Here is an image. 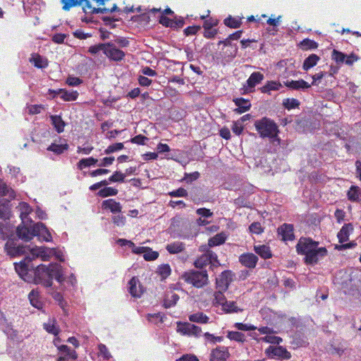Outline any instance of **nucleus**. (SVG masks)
I'll return each instance as SVG.
<instances>
[{
  "mask_svg": "<svg viewBox=\"0 0 361 361\" xmlns=\"http://www.w3.org/2000/svg\"><path fill=\"white\" fill-rule=\"evenodd\" d=\"M9 173L14 176L18 181L23 182L25 177L20 173V168L16 166H8Z\"/></svg>",
  "mask_w": 361,
  "mask_h": 361,
  "instance_id": "48",
  "label": "nucleus"
},
{
  "mask_svg": "<svg viewBox=\"0 0 361 361\" xmlns=\"http://www.w3.org/2000/svg\"><path fill=\"white\" fill-rule=\"evenodd\" d=\"M222 310L226 313L238 312L242 311L241 309L237 307L235 302L228 300L224 305H223Z\"/></svg>",
  "mask_w": 361,
  "mask_h": 361,
  "instance_id": "37",
  "label": "nucleus"
},
{
  "mask_svg": "<svg viewBox=\"0 0 361 361\" xmlns=\"http://www.w3.org/2000/svg\"><path fill=\"white\" fill-rule=\"evenodd\" d=\"M255 127L261 137H269L273 139V142H277L279 145L281 144V139L278 137L279 127L271 119L264 117L262 119L257 120L255 123Z\"/></svg>",
  "mask_w": 361,
  "mask_h": 361,
  "instance_id": "5",
  "label": "nucleus"
},
{
  "mask_svg": "<svg viewBox=\"0 0 361 361\" xmlns=\"http://www.w3.org/2000/svg\"><path fill=\"white\" fill-rule=\"evenodd\" d=\"M345 54L336 49H334L332 52V59L337 63H343L345 61Z\"/></svg>",
  "mask_w": 361,
  "mask_h": 361,
  "instance_id": "62",
  "label": "nucleus"
},
{
  "mask_svg": "<svg viewBox=\"0 0 361 361\" xmlns=\"http://www.w3.org/2000/svg\"><path fill=\"white\" fill-rule=\"evenodd\" d=\"M235 104L238 106L235 109V111L238 114H243L248 111L251 106L249 100H246L243 98H237L234 99Z\"/></svg>",
  "mask_w": 361,
  "mask_h": 361,
  "instance_id": "23",
  "label": "nucleus"
},
{
  "mask_svg": "<svg viewBox=\"0 0 361 361\" xmlns=\"http://www.w3.org/2000/svg\"><path fill=\"white\" fill-rule=\"evenodd\" d=\"M123 148V144L121 142H117L113 145H109L105 150L104 153L106 154H109L116 151H119Z\"/></svg>",
  "mask_w": 361,
  "mask_h": 361,
  "instance_id": "57",
  "label": "nucleus"
},
{
  "mask_svg": "<svg viewBox=\"0 0 361 361\" xmlns=\"http://www.w3.org/2000/svg\"><path fill=\"white\" fill-rule=\"evenodd\" d=\"M51 124L54 126L56 131L58 133H61L64 130V127L66 126V123L61 118V116L59 115H51L49 116Z\"/></svg>",
  "mask_w": 361,
  "mask_h": 361,
  "instance_id": "22",
  "label": "nucleus"
},
{
  "mask_svg": "<svg viewBox=\"0 0 361 361\" xmlns=\"http://www.w3.org/2000/svg\"><path fill=\"white\" fill-rule=\"evenodd\" d=\"M12 197L13 195V190L8 187L6 184L0 179V195H7Z\"/></svg>",
  "mask_w": 361,
  "mask_h": 361,
  "instance_id": "50",
  "label": "nucleus"
},
{
  "mask_svg": "<svg viewBox=\"0 0 361 361\" xmlns=\"http://www.w3.org/2000/svg\"><path fill=\"white\" fill-rule=\"evenodd\" d=\"M254 250L263 259H269L271 257L269 247L265 245H255Z\"/></svg>",
  "mask_w": 361,
  "mask_h": 361,
  "instance_id": "33",
  "label": "nucleus"
},
{
  "mask_svg": "<svg viewBox=\"0 0 361 361\" xmlns=\"http://www.w3.org/2000/svg\"><path fill=\"white\" fill-rule=\"evenodd\" d=\"M33 248L34 247L31 248L30 246L21 245L18 239L16 238H8L5 244V250L7 255L11 257H20L23 255H28V254H30V250Z\"/></svg>",
  "mask_w": 361,
  "mask_h": 361,
  "instance_id": "7",
  "label": "nucleus"
},
{
  "mask_svg": "<svg viewBox=\"0 0 361 361\" xmlns=\"http://www.w3.org/2000/svg\"><path fill=\"white\" fill-rule=\"evenodd\" d=\"M293 226L292 224H283L279 229V233L281 235L283 240H293L294 239Z\"/></svg>",
  "mask_w": 361,
  "mask_h": 361,
  "instance_id": "16",
  "label": "nucleus"
},
{
  "mask_svg": "<svg viewBox=\"0 0 361 361\" xmlns=\"http://www.w3.org/2000/svg\"><path fill=\"white\" fill-rule=\"evenodd\" d=\"M207 245L201 246V251H205V253L202 255L199 258L195 261V266L197 268L202 269L204 266L211 264L212 266H216L219 264L217 255L212 250H207Z\"/></svg>",
  "mask_w": 361,
  "mask_h": 361,
  "instance_id": "8",
  "label": "nucleus"
},
{
  "mask_svg": "<svg viewBox=\"0 0 361 361\" xmlns=\"http://www.w3.org/2000/svg\"><path fill=\"white\" fill-rule=\"evenodd\" d=\"M229 357V353L226 347L219 346L212 350L210 354V361H226Z\"/></svg>",
  "mask_w": 361,
  "mask_h": 361,
  "instance_id": "14",
  "label": "nucleus"
},
{
  "mask_svg": "<svg viewBox=\"0 0 361 361\" xmlns=\"http://www.w3.org/2000/svg\"><path fill=\"white\" fill-rule=\"evenodd\" d=\"M44 329L49 334L57 336L59 332V329L56 325L54 319H49L48 322L44 324Z\"/></svg>",
  "mask_w": 361,
  "mask_h": 361,
  "instance_id": "36",
  "label": "nucleus"
},
{
  "mask_svg": "<svg viewBox=\"0 0 361 361\" xmlns=\"http://www.w3.org/2000/svg\"><path fill=\"white\" fill-rule=\"evenodd\" d=\"M30 62L32 63L38 68H44L48 66L47 61L43 59L39 54H32L30 59Z\"/></svg>",
  "mask_w": 361,
  "mask_h": 361,
  "instance_id": "35",
  "label": "nucleus"
},
{
  "mask_svg": "<svg viewBox=\"0 0 361 361\" xmlns=\"http://www.w3.org/2000/svg\"><path fill=\"white\" fill-rule=\"evenodd\" d=\"M257 261L258 257L253 253H244L239 257V262L250 269L255 268Z\"/></svg>",
  "mask_w": 361,
  "mask_h": 361,
  "instance_id": "15",
  "label": "nucleus"
},
{
  "mask_svg": "<svg viewBox=\"0 0 361 361\" xmlns=\"http://www.w3.org/2000/svg\"><path fill=\"white\" fill-rule=\"evenodd\" d=\"M157 272L163 279H165L171 274V269L168 264H164L158 267Z\"/></svg>",
  "mask_w": 361,
  "mask_h": 361,
  "instance_id": "40",
  "label": "nucleus"
},
{
  "mask_svg": "<svg viewBox=\"0 0 361 361\" xmlns=\"http://www.w3.org/2000/svg\"><path fill=\"white\" fill-rule=\"evenodd\" d=\"M283 105L284 107L288 110L295 109L299 106L300 102L296 99H285L283 101Z\"/></svg>",
  "mask_w": 361,
  "mask_h": 361,
  "instance_id": "45",
  "label": "nucleus"
},
{
  "mask_svg": "<svg viewBox=\"0 0 361 361\" xmlns=\"http://www.w3.org/2000/svg\"><path fill=\"white\" fill-rule=\"evenodd\" d=\"M223 291L224 290L220 289L219 290L216 291L214 293V298L213 300V303L214 305H221L222 307L223 305H224L226 303V302L227 301L225 295L223 293Z\"/></svg>",
  "mask_w": 361,
  "mask_h": 361,
  "instance_id": "38",
  "label": "nucleus"
},
{
  "mask_svg": "<svg viewBox=\"0 0 361 361\" xmlns=\"http://www.w3.org/2000/svg\"><path fill=\"white\" fill-rule=\"evenodd\" d=\"M126 174L121 171H115L112 176L109 178V181L123 183L125 181Z\"/></svg>",
  "mask_w": 361,
  "mask_h": 361,
  "instance_id": "53",
  "label": "nucleus"
},
{
  "mask_svg": "<svg viewBox=\"0 0 361 361\" xmlns=\"http://www.w3.org/2000/svg\"><path fill=\"white\" fill-rule=\"evenodd\" d=\"M282 85L276 81H268L266 85L261 87V92L263 93L271 94V91H277L281 89Z\"/></svg>",
  "mask_w": 361,
  "mask_h": 361,
  "instance_id": "31",
  "label": "nucleus"
},
{
  "mask_svg": "<svg viewBox=\"0 0 361 361\" xmlns=\"http://www.w3.org/2000/svg\"><path fill=\"white\" fill-rule=\"evenodd\" d=\"M261 340L264 342L272 344H279L282 342L281 338L276 336H271L270 334L261 338Z\"/></svg>",
  "mask_w": 361,
  "mask_h": 361,
  "instance_id": "54",
  "label": "nucleus"
},
{
  "mask_svg": "<svg viewBox=\"0 0 361 361\" xmlns=\"http://www.w3.org/2000/svg\"><path fill=\"white\" fill-rule=\"evenodd\" d=\"M265 353L270 358L277 357L279 359L289 360L291 354L283 346H269L266 349Z\"/></svg>",
  "mask_w": 361,
  "mask_h": 361,
  "instance_id": "12",
  "label": "nucleus"
},
{
  "mask_svg": "<svg viewBox=\"0 0 361 361\" xmlns=\"http://www.w3.org/2000/svg\"><path fill=\"white\" fill-rule=\"evenodd\" d=\"M104 54L111 61H121L123 59L126 54L123 51L118 49L113 42L106 43Z\"/></svg>",
  "mask_w": 361,
  "mask_h": 361,
  "instance_id": "10",
  "label": "nucleus"
},
{
  "mask_svg": "<svg viewBox=\"0 0 361 361\" xmlns=\"http://www.w3.org/2000/svg\"><path fill=\"white\" fill-rule=\"evenodd\" d=\"M102 207L105 209H109L112 213H119L121 212L120 203L112 199L103 201Z\"/></svg>",
  "mask_w": 361,
  "mask_h": 361,
  "instance_id": "24",
  "label": "nucleus"
},
{
  "mask_svg": "<svg viewBox=\"0 0 361 361\" xmlns=\"http://www.w3.org/2000/svg\"><path fill=\"white\" fill-rule=\"evenodd\" d=\"M185 248V243L180 241H175L173 243L167 244L166 246V250L170 254H178L183 252Z\"/></svg>",
  "mask_w": 361,
  "mask_h": 361,
  "instance_id": "25",
  "label": "nucleus"
},
{
  "mask_svg": "<svg viewBox=\"0 0 361 361\" xmlns=\"http://www.w3.org/2000/svg\"><path fill=\"white\" fill-rule=\"evenodd\" d=\"M177 331L184 336L200 337L202 329L189 322H177Z\"/></svg>",
  "mask_w": 361,
  "mask_h": 361,
  "instance_id": "9",
  "label": "nucleus"
},
{
  "mask_svg": "<svg viewBox=\"0 0 361 361\" xmlns=\"http://www.w3.org/2000/svg\"><path fill=\"white\" fill-rule=\"evenodd\" d=\"M59 94H60V97L66 102H72L75 101L78 97V92L77 91L71 90L68 91L63 89H60L58 91Z\"/></svg>",
  "mask_w": 361,
  "mask_h": 361,
  "instance_id": "27",
  "label": "nucleus"
},
{
  "mask_svg": "<svg viewBox=\"0 0 361 361\" xmlns=\"http://www.w3.org/2000/svg\"><path fill=\"white\" fill-rule=\"evenodd\" d=\"M319 56L317 54H312L307 58H306L302 64V68L305 71H308L312 68L314 66L317 65V62L319 60Z\"/></svg>",
  "mask_w": 361,
  "mask_h": 361,
  "instance_id": "32",
  "label": "nucleus"
},
{
  "mask_svg": "<svg viewBox=\"0 0 361 361\" xmlns=\"http://www.w3.org/2000/svg\"><path fill=\"white\" fill-rule=\"evenodd\" d=\"M295 247L298 255H305L304 262L308 265L317 264L327 255L326 247H319V242L310 238H300Z\"/></svg>",
  "mask_w": 361,
  "mask_h": 361,
  "instance_id": "1",
  "label": "nucleus"
},
{
  "mask_svg": "<svg viewBox=\"0 0 361 361\" xmlns=\"http://www.w3.org/2000/svg\"><path fill=\"white\" fill-rule=\"evenodd\" d=\"M232 130L237 135H240L242 133L243 130V126H242L240 121H236L233 122L232 126Z\"/></svg>",
  "mask_w": 361,
  "mask_h": 361,
  "instance_id": "64",
  "label": "nucleus"
},
{
  "mask_svg": "<svg viewBox=\"0 0 361 361\" xmlns=\"http://www.w3.org/2000/svg\"><path fill=\"white\" fill-rule=\"evenodd\" d=\"M284 85L287 87L295 90H305L311 87V85L302 79L298 80H287L284 82Z\"/></svg>",
  "mask_w": 361,
  "mask_h": 361,
  "instance_id": "18",
  "label": "nucleus"
},
{
  "mask_svg": "<svg viewBox=\"0 0 361 361\" xmlns=\"http://www.w3.org/2000/svg\"><path fill=\"white\" fill-rule=\"evenodd\" d=\"M117 193H118V190L117 189L113 188H111V187H105L104 188L101 189L98 192L97 195L99 197H109V196L116 195Z\"/></svg>",
  "mask_w": 361,
  "mask_h": 361,
  "instance_id": "42",
  "label": "nucleus"
},
{
  "mask_svg": "<svg viewBox=\"0 0 361 361\" xmlns=\"http://www.w3.org/2000/svg\"><path fill=\"white\" fill-rule=\"evenodd\" d=\"M28 298L30 300V304L35 307V308L40 310L43 307L42 302L39 300V292L32 290L28 295Z\"/></svg>",
  "mask_w": 361,
  "mask_h": 361,
  "instance_id": "29",
  "label": "nucleus"
},
{
  "mask_svg": "<svg viewBox=\"0 0 361 361\" xmlns=\"http://www.w3.org/2000/svg\"><path fill=\"white\" fill-rule=\"evenodd\" d=\"M37 257H40L42 261H48L49 254L48 250L44 247H35L30 250V254L26 255L21 262L14 263V267L18 274L25 281H29L30 278L28 276V272L35 269L34 264L31 262Z\"/></svg>",
  "mask_w": 361,
  "mask_h": 361,
  "instance_id": "3",
  "label": "nucleus"
},
{
  "mask_svg": "<svg viewBox=\"0 0 361 361\" xmlns=\"http://www.w3.org/2000/svg\"><path fill=\"white\" fill-rule=\"evenodd\" d=\"M353 231V226L352 224H345L343 226L340 231L338 233L337 237L339 243H343L348 240L350 233Z\"/></svg>",
  "mask_w": 361,
  "mask_h": 361,
  "instance_id": "20",
  "label": "nucleus"
},
{
  "mask_svg": "<svg viewBox=\"0 0 361 361\" xmlns=\"http://www.w3.org/2000/svg\"><path fill=\"white\" fill-rule=\"evenodd\" d=\"M17 209L20 212V216L23 224H25L27 222H32V220L28 216L32 209L27 203L24 202H20Z\"/></svg>",
  "mask_w": 361,
  "mask_h": 361,
  "instance_id": "19",
  "label": "nucleus"
},
{
  "mask_svg": "<svg viewBox=\"0 0 361 361\" xmlns=\"http://www.w3.org/2000/svg\"><path fill=\"white\" fill-rule=\"evenodd\" d=\"M106 43H101L89 47L88 52L92 55L97 54L99 51H103L104 53Z\"/></svg>",
  "mask_w": 361,
  "mask_h": 361,
  "instance_id": "59",
  "label": "nucleus"
},
{
  "mask_svg": "<svg viewBox=\"0 0 361 361\" xmlns=\"http://www.w3.org/2000/svg\"><path fill=\"white\" fill-rule=\"evenodd\" d=\"M98 162V160L97 159H94L93 157H89L86 159H82L78 163V168L79 169H82L83 168L88 167L90 166H94Z\"/></svg>",
  "mask_w": 361,
  "mask_h": 361,
  "instance_id": "39",
  "label": "nucleus"
},
{
  "mask_svg": "<svg viewBox=\"0 0 361 361\" xmlns=\"http://www.w3.org/2000/svg\"><path fill=\"white\" fill-rule=\"evenodd\" d=\"M227 337L232 341L242 342L243 343L245 341V335L239 331H228Z\"/></svg>",
  "mask_w": 361,
  "mask_h": 361,
  "instance_id": "44",
  "label": "nucleus"
},
{
  "mask_svg": "<svg viewBox=\"0 0 361 361\" xmlns=\"http://www.w3.org/2000/svg\"><path fill=\"white\" fill-rule=\"evenodd\" d=\"M182 279L197 288H202L208 283L207 272L202 270L185 272L182 275Z\"/></svg>",
  "mask_w": 361,
  "mask_h": 361,
  "instance_id": "6",
  "label": "nucleus"
},
{
  "mask_svg": "<svg viewBox=\"0 0 361 361\" xmlns=\"http://www.w3.org/2000/svg\"><path fill=\"white\" fill-rule=\"evenodd\" d=\"M169 195L173 197H185L188 196V192L183 188L169 192Z\"/></svg>",
  "mask_w": 361,
  "mask_h": 361,
  "instance_id": "58",
  "label": "nucleus"
},
{
  "mask_svg": "<svg viewBox=\"0 0 361 361\" xmlns=\"http://www.w3.org/2000/svg\"><path fill=\"white\" fill-rule=\"evenodd\" d=\"M178 300L179 296L176 293H173L170 298H167L164 300V307L166 308H170L174 306L177 303Z\"/></svg>",
  "mask_w": 361,
  "mask_h": 361,
  "instance_id": "49",
  "label": "nucleus"
},
{
  "mask_svg": "<svg viewBox=\"0 0 361 361\" xmlns=\"http://www.w3.org/2000/svg\"><path fill=\"white\" fill-rule=\"evenodd\" d=\"M50 293L51 294L53 298L58 302L59 305L62 309H64L66 305V302L63 300L61 293L55 290Z\"/></svg>",
  "mask_w": 361,
  "mask_h": 361,
  "instance_id": "52",
  "label": "nucleus"
},
{
  "mask_svg": "<svg viewBox=\"0 0 361 361\" xmlns=\"http://www.w3.org/2000/svg\"><path fill=\"white\" fill-rule=\"evenodd\" d=\"M58 349L62 353L61 356H66L69 360L74 361L78 357L75 350L71 349L68 345H59L58 346Z\"/></svg>",
  "mask_w": 361,
  "mask_h": 361,
  "instance_id": "28",
  "label": "nucleus"
},
{
  "mask_svg": "<svg viewBox=\"0 0 361 361\" xmlns=\"http://www.w3.org/2000/svg\"><path fill=\"white\" fill-rule=\"evenodd\" d=\"M2 197H6L4 198V202L3 203H0V219H5L9 214V202L10 200L13 199L15 196V193L13 192V195L12 197H9L8 195H1Z\"/></svg>",
  "mask_w": 361,
  "mask_h": 361,
  "instance_id": "26",
  "label": "nucleus"
},
{
  "mask_svg": "<svg viewBox=\"0 0 361 361\" xmlns=\"http://www.w3.org/2000/svg\"><path fill=\"white\" fill-rule=\"evenodd\" d=\"M16 233L18 238L25 242L30 240L34 236H39L47 242L51 241L52 237L50 231L43 223H37L33 226L27 227L19 225Z\"/></svg>",
  "mask_w": 361,
  "mask_h": 361,
  "instance_id": "4",
  "label": "nucleus"
},
{
  "mask_svg": "<svg viewBox=\"0 0 361 361\" xmlns=\"http://www.w3.org/2000/svg\"><path fill=\"white\" fill-rule=\"evenodd\" d=\"M33 273L35 282L47 288L51 287L54 278L59 283H62L66 280L61 266L56 263L50 264L48 267L44 264L37 265L36 267H35Z\"/></svg>",
  "mask_w": 361,
  "mask_h": 361,
  "instance_id": "2",
  "label": "nucleus"
},
{
  "mask_svg": "<svg viewBox=\"0 0 361 361\" xmlns=\"http://www.w3.org/2000/svg\"><path fill=\"white\" fill-rule=\"evenodd\" d=\"M300 47L302 49H315L318 47V44L310 39L306 38L300 42Z\"/></svg>",
  "mask_w": 361,
  "mask_h": 361,
  "instance_id": "43",
  "label": "nucleus"
},
{
  "mask_svg": "<svg viewBox=\"0 0 361 361\" xmlns=\"http://www.w3.org/2000/svg\"><path fill=\"white\" fill-rule=\"evenodd\" d=\"M224 24L231 28H238L240 26L241 23L239 20L229 16L224 20Z\"/></svg>",
  "mask_w": 361,
  "mask_h": 361,
  "instance_id": "51",
  "label": "nucleus"
},
{
  "mask_svg": "<svg viewBox=\"0 0 361 361\" xmlns=\"http://www.w3.org/2000/svg\"><path fill=\"white\" fill-rule=\"evenodd\" d=\"M190 322L198 324H207L209 323V318L202 312H198L189 315Z\"/></svg>",
  "mask_w": 361,
  "mask_h": 361,
  "instance_id": "30",
  "label": "nucleus"
},
{
  "mask_svg": "<svg viewBox=\"0 0 361 361\" xmlns=\"http://www.w3.org/2000/svg\"><path fill=\"white\" fill-rule=\"evenodd\" d=\"M226 238V235L224 233H217L209 240L208 246L214 247L220 245L225 243Z\"/></svg>",
  "mask_w": 361,
  "mask_h": 361,
  "instance_id": "34",
  "label": "nucleus"
},
{
  "mask_svg": "<svg viewBox=\"0 0 361 361\" xmlns=\"http://www.w3.org/2000/svg\"><path fill=\"white\" fill-rule=\"evenodd\" d=\"M129 293L135 298H139L142 293V288L139 280L136 277H133L128 282Z\"/></svg>",
  "mask_w": 361,
  "mask_h": 361,
  "instance_id": "17",
  "label": "nucleus"
},
{
  "mask_svg": "<svg viewBox=\"0 0 361 361\" xmlns=\"http://www.w3.org/2000/svg\"><path fill=\"white\" fill-rule=\"evenodd\" d=\"M64 11H69L71 8L79 5L80 0H61Z\"/></svg>",
  "mask_w": 361,
  "mask_h": 361,
  "instance_id": "55",
  "label": "nucleus"
},
{
  "mask_svg": "<svg viewBox=\"0 0 361 361\" xmlns=\"http://www.w3.org/2000/svg\"><path fill=\"white\" fill-rule=\"evenodd\" d=\"M79 5L82 6V9L86 14H94L93 9L95 8L92 7L89 0H80Z\"/></svg>",
  "mask_w": 361,
  "mask_h": 361,
  "instance_id": "56",
  "label": "nucleus"
},
{
  "mask_svg": "<svg viewBox=\"0 0 361 361\" xmlns=\"http://www.w3.org/2000/svg\"><path fill=\"white\" fill-rule=\"evenodd\" d=\"M203 336L206 343H209L211 344H215L216 343H221L224 341L223 336H216L209 332L204 333Z\"/></svg>",
  "mask_w": 361,
  "mask_h": 361,
  "instance_id": "41",
  "label": "nucleus"
},
{
  "mask_svg": "<svg viewBox=\"0 0 361 361\" xmlns=\"http://www.w3.org/2000/svg\"><path fill=\"white\" fill-rule=\"evenodd\" d=\"M114 44H117L119 47L124 48L129 45V41L127 38L123 37H116L114 39Z\"/></svg>",
  "mask_w": 361,
  "mask_h": 361,
  "instance_id": "63",
  "label": "nucleus"
},
{
  "mask_svg": "<svg viewBox=\"0 0 361 361\" xmlns=\"http://www.w3.org/2000/svg\"><path fill=\"white\" fill-rule=\"evenodd\" d=\"M234 326L240 331H252L257 329V327L252 324H243V323H235Z\"/></svg>",
  "mask_w": 361,
  "mask_h": 361,
  "instance_id": "61",
  "label": "nucleus"
},
{
  "mask_svg": "<svg viewBox=\"0 0 361 361\" xmlns=\"http://www.w3.org/2000/svg\"><path fill=\"white\" fill-rule=\"evenodd\" d=\"M347 197L351 202H361V188L357 185H351L347 192Z\"/></svg>",
  "mask_w": 361,
  "mask_h": 361,
  "instance_id": "21",
  "label": "nucleus"
},
{
  "mask_svg": "<svg viewBox=\"0 0 361 361\" xmlns=\"http://www.w3.org/2000/svg\"><path fill=\"white\" fill-rule=\"evenodd\" d=\"M233 274L230 270L223 271L216 279V286L222 290H226L233 281Z\"/></svg>",
  "mask_w": 361,
  "mask_h": 361,
  "instance_id": "13",
  "label": "nucleus"
},
{
  "mask_svg": "<svg viewBox=\"0 0 361 361\" xmlns=\"http://www.w3.org/2000/svg\"><path fill=\"white\" fill-rule=\"evenodd\" d=\"M264 75L259 72L252 73L246 81V84L243 85L242 90L243 94L250 93L255 91L257 85L262 82L264 80Z\"/></svg>",
  "mask_w": 361,
  "mask_h": 361,
  "instance_id": "11",
  "label": "nucleus"
},
{
  "mask_svg": "<svg viewBox=\"0 0 361 361\" xmlns=\"http://www.w3.org/2000/svg\"><path fill=\"white\" fill-rule=\"evenodd\" d=\"M159 257V252L153 251L151 248L147 247V250L145 251L143 257L147 261L155 260Z\"/></svg>",
  "mask_w": 361,
  "mask_h": 361,
  "instance_id": "47",
  "label": "nucleus"
},
{
  "mask_svg": "<svg viewBox=\"0 0 361 361\" xmlns=\"http://www.w3.org/2000/svg\"><path fill=\"white\" fill-rule=\"evenodd\" d=\"M66 83L69 86L77 87L82 83V80L79 78L69 75L66 79Z\"/></svg>",
  "mask_w": 361,
  "mask_h": 361,
  "instance_id": "60",
  "label": "nucleus"
},
{
  "mask_svg": "<svg viewBox=\"0 0 361 361\" xmlns=\"http://www.w3.org/2000/svg\"><path fill=\"white\" fill-rule=\"evenodd\" d=\"M67 149H68V145L51 144L47 148V150L53 152L56 154H61Z\"/></svg>",
  "mask_w": 361,
  "mask_h": 361,
  "instance_id": "46",
  "label": "nucleus"
}]
</instances>
